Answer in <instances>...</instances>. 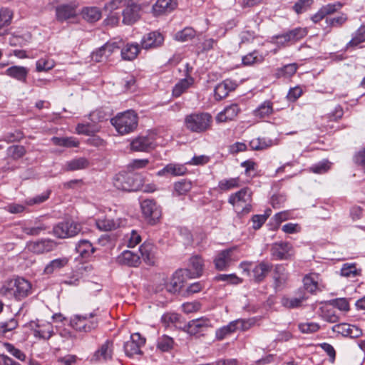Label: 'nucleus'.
<instances>
[{"label": "nucleus", "instance_id": "obj_62", "mask_svg": "<svg viewBox=\"0 0 365 365\" xmlns=\"http://www.w3.org/2000/svg\"><path fill=\"white\" fill-rule=\"evenodd\" d=\"M18 327V321L15 317L8 321L0 322V334H4L8 331L14 330Z\"/></svg>", "mask_w": 365, "mask_h": 365}, {"label": "nucleus", "instance_id": "obj_37", "mask_svg": "<svg viewBox=\"0 0 365 365\" xmlns=\"http://www.w3.org/2000/svg\"><path fill=\"white\" fill-rule=\"evenodd\" d=\"M89 165V161L87 158L81 157L76 158L69 161H67L64 165V170L76 171L78 170L85 169Z\"/></svg>", "mask_w": 365, "mask_h": 365}, {"label": "nucleus", "instance_id": "obj_5", "mask_svg": "<svg viewBox=\"0 0 365 365\" xmlns=\"http://www.w3.org/2000/svg\"><path fill=\"white\" fill-rule=\"evenodd\" d=\"M96 312L85 314H76L71 319V326L78 331L89 332L97 328L98 320Z\"/></svg>", "mask_w": 365, "mask_h": 365}, {"label": "nucleus", "instance_id": "obj_47", "mask_svg": "<svg viewBox=\"0 0 365 365\" xmlns=\"http://www.w3.org/2000/svg\"><path fill=\"white\" fill-rule=\"evenodd\" d=\"M272 145L273 140L267 138H257L250 141V146L253 150H262Z\"/></svg>", "mask_w": 365, "mask_h": 365}, {"label": "nucleus", "instance_id": "obj_32", "mask_svg": "<svg viewBox=\"0 0 365 365\" xmlns=\"http://www.w3.org/2000/svg\"><path fill=\"white\" fill-rule=\"evenodd\" d=\"M189 262L191 269H188L190 270L188 275L190 274V277L192 278L200 277L202 274L204 267L202 257L199 255L192 256L189 259Z\"/></svg>", "mask_w": 365, "mask_h": 365}, {"label": "nucleus", "instance_id": "obj_22", "mask_svg": "<svg viewBox=\"0 0 365 365\" xmlns=\"http://www.w3.org/2000/svg\"><path fill=\"white\" fill-rule=\"evenodd\" d=\"M297 295L296 297H283L281 299L282 306L289 309L299 308L308 299L305 292L302 289L297 290Z\"/></svg>", "mask_w": 365, "mask_h": 365}, {"label": "nucleus", "instance_id": "obj_51", "mask_svg": "<svg viewBox=\"0 0 365 365\" xmlns=\"http://www.w3.org/2000/svg\"><path fill=\"white\" fill-rule=\"evenodd\" d=\"M13 16L12 11L8 8H1L0 9V36L5 34V31H3L4 26L10 24Z\"/></svg>", "mask_w": 365, "mask_h": 365}, {"label": "nucleus", "instance_id": "obj_28", "mask_svg": "<svg viewBox=\"0 0 365 365\" xmlns=\"http://www.w3.org/2000/svg\"><path fill=\"white\" fill-rule=\"evenodd\" d=\"M241 111L238 104L232 103L226 106L224 110L220 112L216 116V121L217 123H224L229 120H232Z\"/></svg>", "mask_w": 365, "mask_h": 365}, {"label": "nucleus", "instance_id": "obj_34", "mask_svg": "<svg viewBox=\"0 0 365 365\" xmlns=\"http://www.w3.org/2000/svg\"><path fill=\"white\" fill-rule=\"evenodd\" d=\"M297 69V63H288L280 68H276L274 76L276 78H289L296 73Z\"/></svg>", "mask_w": 365, "mask_h": 365}, {"label": "nucleus", "instance_id": "obj_27", "mask_svg": "<svg viewBox=\"0 0 365 365\" xmlns=\"http://www.w3.org/2000/svg\"><path fill=\"white\" fill-rule=\"evenodd\" d=\"M176 6L175 0H157L152 7V13L155 16H158L171 12Z\"/></svg>", "mask_w": 365, "mask_h": 365}, {"label": "nucleus", "instance_id": "obj_63", "mask_svg": "<svg viewBox=\"0 0 365 365\" xmlns=\"http://www.w3.org/2000/svg\"><path fill=\"white\" fill-rule=\"evenodd\" d=\"M149 164L148 159H134L127 165L128 171L133 173L135 170L145 168Z\"/></svg>", "mask_w": 365, "mask_h": 365}, {"label": "nucleus", "instance_id": "obj_17", "mask_svg": "<svg viewBox=\"0 0 365 365\" xmlns=\"http://www.w3.org/2000/svg\"><path fill=\"white\" fill-rule=\"evenodd\" d=\"M163 35L158 31H153L145 35L141 40V46L144 49L156 48L163 45Z\"/></svg>", "mask_w": 365, "mask_h": 365}, {"label": "nucleus", "instance_id": "obj_45", "mask_svg": "<svg viewBox=\"0 0 365 365\" xmlns=\"http://www.w3.org/2000/svg\"><path fill=\"white\" fill-rule=\"evenodd\" d=\"M196 36V31L192 27H185L175 33L174 39L179 42H187L192 40Z\"/></svg>", "mask_w": 365, "mask_h": 365}, {"label": "nucleus", "instance_id": "obj_39", "mask_svg": "<svg viewBox=\"0 0 365 365\" xmlns=\"http://www.w3.org/2000/svg\"><path fill=\"white\" fill-rule=\"evenodd\" d=\"M82 17L88 22L94 23L101 18V11L96 6H88L82 9Z\"/></svg>", "mask_w": 365, "mask_h": 365}, {"label": "nucleus", "instance_id": "obj_36", "mask_svg": "<svg viewBox=\"0 0 365 365\" xmlns=\"http://www.w3.org/2000/svg\"><path fill=\"white\" fill-rule=\"evenodd\" d=\"M51 142L53 145L66 148H78L80 141L73 136L69 137H56L51 138Z\"/></svg>", "mask_w": 365, "mask_h": 365}, {"label": "nucleus", "instance_id": "obj_38", "mask_svg": "<svg viewBox=\"0 0 365 365\" xmlns=\"http://www.w3.org/2000/svg\"><path fill=\"white\" fill-rule=\"evenodd\" d=\"M264 58L257 50H254L242 58V65L244 66H251L255 64H259L264 61Z\"/></svg>", "mask_w": 365, "mask_h": 365}, {"label": "nucleus", "instance_id": "obj_59", "mask_svg": "<svg viewBox=\"0 0 365 365\" xmlns=\"http://www.w3.org/2000/svg\"><path fill=\"white\" fill-rule=\"evenodd\" d=\"M55 66L54 61L49 58H41L36 63V71L43 72L52 69Z\"/></svg>", "mask_w": 365, "mask_h": 365}, {"label": "nucleus", "instance_id": "obj_55", "mask_svg": "<svg viewBox=\"0 0 365 365\" xmlns=\"http://www.w3.org/2000/svg\"><path fill=\"white\" fill-rule=\"evenodd\" d=\"M347 20V15L346 14H341L337 16L327 18L326 23L327 24V27L339 28L341 27Z\"/></svg>", "mask_w": 365, "mask_h": 365}, {"label": "nucleus", "instance_id": "obj_14", "mask_svg": "<svg viewBox=\"0 0 365 365\" xmlns=\"http://www.w3.org/2000/svg\"><path fill=\"white\" fill-rule=\"evenodd\" d=\"M250 265L252 267L251 272L252 278L257 283L263 282L273 268L272 263L264 260L254 265L252 264Z\"/></svg>", "mask_w": 365, "mask_h": 365}, {"label": "nucleus", "instance_id": "obj_3", "mask_svg": "<svg viewBox=\"0 0 365 365\" xmlns=\"http://www.w3.org/2000/svg\"><path fill=\"white\" fill-rule=\"evenodd\" d=\"M114 187L120 190L135 192L142 187L140 177L136 173L122 171L117 173L113 179Z\"/></svg>", "mask_w": 365, "mask_h": 365}, {"label": "nucleus", "instance_id": "obj_11", "mask_svg": "<svg viewBox=\"0 0 365 365\" xmlns=\"http://www.w3.org/2000/svg\"><path fill=\"white\" fill-rule=\"evenodd\" d=\"M145 344V339L136 332L130 335V340L125 342L123 348L126 356L133 357L136 354H142L140 349Z\"/></svg>", "mask_w": 365, "mask_h": 365}, {"label": "nucleus", "instance_id": "obj_49", "mask_svg": "<svg viewBox=\"0 0 365 365\" xmlns=\"http://www.w3.org/2000/svg\"><path fill=\"white\" fill-rule=\"evenodd\" d=\"M174 346V340L168 335H162L157 340V349L163 352L170 351Z\"/></svg>", "mask_w": 365, "mask_h": 365}, {"label": "nucleus", "instance_id": "obj_56", "mask_svg": "<svg viewBox=\"0 0 365 365\" xmlns=\"http://www.w3.org/2000/svg\"><path fill=\"white\" fill-rule=\"evenodd\" d=\"M287 39L294 43L300 41L307 35V29L306 28L297 27L287 32Z\"/></svg>", "mask_w": 365, "mask_h": 365}, {"label": "nucleus", "instance_id": "obj_53", "mask_svg": "<svg viewBox=\"0 0 365 365\" xmlns=\"http://www.w3.org/2000/svg\"><path fill=\"white\" fill-rule=\"evenodd\" d=\"M25 154V148L20 145H14L9 146L6 150L7 157L14 160L21 158Z\"/></svg>", "mask_w": 365, "mask_h": 365}, {"label": "nucleus", "instance_id": "obj_64", "mask_svg": "<svg viewBox=\"0 0 365 365\" xmlns=\"http://www.w3.org/2000/svg\"><path fill=\"white\" fill-rule=\"evenodd\" d=\"M217 282H226L229 284H238L242 280L235 274H220L215 277Z\"/></svg>", "mask_w": 365, "mask_h": 365}, {"label": "nucleus", "instance_id": "obj_42", "mask_svg": "<svg viewBox=\"0 0 365 365\" xmlns=\"http://www.w3.org/2000/svg\"><path fill=\"white\" fill-rule=\"evenodd\" d=\"M273 278L275 289H279L286 282L287 274L285 272V269L283 266L280 264L275 266Z\"/></svg>", "mask_w": 365, "mask_h": 365}, {"label": "nucleus", "instance_id": "obj_48", "mask_svg": "<svg viewBox=\"0 0 365 365\" xmlns=\"http://www.w3.org/2000/svg\"><path fill=\"white\" fill-rule=\"evenodd\" d=\"M162 323L167 327L175 326L178 328L180 324V315L177 313H165L161 317Z\"/></svg>", "mask_w": 365, "mask_h": 365}, {"label": "nucleus", "instance_id": "obj_13", "mask_svg": "<svg viewBox=\"0 0 365 365\" xmlns=\"http://www.w3.org/2000/svg\"><path fill=\"white\" fill-rule=\"evenodd\" d=\"M77 6L75 4H62L56 6L55 15L58 22L63 23L77 16Z\"/></svg>", "mask_w": 365, "mask_h": 365}, {"label": "nucleus", "instance_id": "obj_20", "mask_svg": "<svg viewBox=\"0 0 365 365\" xmlns=\"http://www.w3.org/2000/svg\"><path fill=\"white\" fill-rule=\"evenodd\" d=\"M122 222L120 218H112L107 216L98 217L96 220V227L103 232L112 231L120 227Z\"/></svg>", "mask_w": 365, "mask_h": 365}, {"label": "nucleus", "instance_id": "obj_33", "mask_svg": "<svg viewBox=\"0 0 365 365\" xmlns=\"http://www.w3.org/2000/svg\"><path fill=\"white\" fill-rule=\"evenodd\" d=\"M195 83L194 78H184L180 79L173 88L172 94L175 98L180 97L186 92Z\"/></svg>", "mask_w": 365, "mask_h": 365}, {"label": "nucleus", "instance_id": "obj_60", "mask_svg": "<svg viewBox=\"0 0 365 365\" xmlns=\"http://www.w3.org/2000/svg\"><path fill=\"white\" fill-rule=\"evenodd\" d=\"M51 193V190H47L41 195H38L34 197L26 199L24 202L25 205L31 206L34 205L41 204L49 198Z\"/></svg>", "mask_w": 365, "mask_h": 365}, {"label": "nucleus", "instance_id": "obj_12", "mask_svg": "<svg viewBox=\"0 0 365 365\" xmlns=\"http://www.w3.org/2000/svg\"><path fill=\"white\" fill-rule=\"evenodd\" d=\"M125 8L123 11V23L125 25H132L140 18L141 6L133 0H127Z\"/></svg>", "mask_w": 365, "mask_h": 365}, {"label": "nucleus", "instance_id": "obj_50", "mask_svg": "<svg viewBox=\"0 0 365 365\" xmlns=\"http://www.w3.org/2000/svg\"><path fill=\"white\" fill-rule=\"evenodd\" d=\"M236 331V327L230 322L228 324L223 326L215 331V339L218 341L225 339L227 336Z\"/></svg>", "mask_w": 365, "mask_h": 365}, {"label": "nucleus", "instance_id": "obj_30", "mask_svg": "<svg viewBox=\"0 0 365 365\" xmlns=\"http://www.w3.org/2000/svg\"><path fill=\"white\" fill-rule=\"evenodd\" d=\"M117 261L121 265L136 267L140 264V257L136 253L125 250L118 257Z\"/></svg>", "mask_w": 365, "mask_h": 365}, {"label": "nucleus", "instance_id": "obj_57", "mask_svg": "<svg viewBox=\"0 0 365 365\" xmlns=\"http://www.w3.org/2000/svg\"><path fill=\"white\" fill-rule=\"evenodd\" d=\"M175 191L178 195H185L192 189V183L187 180H182L174 184Z\"/></svg>", "mask_w": 365, "mask_h": 365}, {"label": "nucleus", "instance_id": "obj_43", "mask_svg": "<svg viewBox=\"0 0 365 365\" xmlns=\"http://www.w3.org/2000/svg\"><path fill=\"white\" fill-rule=\"evenodd\" d=\"M320 317L326 322L336 323L339 321V316L336 310L330 304L320 308Z\"/></svg>", "mask_w": 365, "mask_h": 365}, {"label": "nucleus", "instance_id": "obj_25", "mask_svg": "<svg viewBox=\"0 0 365 365\" xmlns=\"http://www.w3.org/2000/svg\"><path fill=\"white\" fill-rule=\"evenodd\" d=\"M252 195L248 187H244L230 195L228 202L234 207H242L241 203L250 202Z\"/></svg>", "mask_w": 365, "mask_h": 365}, {"label": "nucleus", "instance_id": "obj_23", "mask_svg": "<svg viewBox=\"0 0 365 365\" xmlns=\"http://www.w3.org/2000/svg\"><path fill=\"white\" fill-rule=\"evenodd\" d=\"M156 250V247L150 242H144L139 247V251L140 252L143 260L145 264L150 266H153L155 264Z\"/></svg>", "mask_w": 365, "mask_h": 365}, {"label": "nucleus", "instance_id": "obj_6", "mask_svg": "<svg viewBox=\"0 0 365 365\" xmlns=\"http://www.w3.org/2000/svg\"><path fill=\"white\" fill-rule=\"evenodd\" d=\"M143 217L148 224L155 225L162 216L161 207L154 200L146 199L140 202Z\"/></svg>", "mask_w": 365, "mask_h": 365}, {"label": "nucleus", "instance_id": "obj_31", "mask_svg": "<svg viewBox=\"0 0 365 365\" xmlns=\"http://www.w3.org/2000/svg\"><path fill=\"white\" fill-rule=\"evenodd\" d=\"M140 51L137 43H128L120 48V56L123 61H131L136 58Z\"/></svg>", "mask_w": 365, "mask_h": 365}, {"label": "nucleus", "instance_id": "obj_40", "mask_svg": "<svg viewBox=\"0 0 365 365\" xmlns=\"http://www.w3.org/2000/svg\"><path fill=\"white\" fill-rule=\"evenodd\" d=\"M100 130L99 126L93 123H78L76 127V132L79 135H92Z\"/></svg>", "mask_w": 365, "mask_h": 365}, {"label": "nucleus", "instance_id": "obj_2", "mask_svg": "<svg viewBox=\"0 0 365 365\" xmlns=\"http://www.w3.org/2000/svg\"><path fill=\"white\" fill-rule=\"evenodd\" d=\"M212 116L207 112H195L187 115L184 125L191 133H203L209 130L212 125Z\"/></svg>", "mask_w": 365, "mask_h": 365}, {"label": "nucleus", "instance_id": "obj_21", "mask_svg": "<svg viewBox=\"0 0 365 365\" xmlns=\"http://www.w3.org/2000/svg\"><path fill=\"white\" fill-rule=\"evenodd\" d=\"M332 330L334 332L350 338H357L362 334L361 330L356 326L346 323L336 324L333 327Z\"/></svg>", "mask_w": 365, "mask_h": 365}, {"label": "nucleus", "instance_id": "obj_61", "mask_svg": "<svg viewBox=\"0 0 365 365\" xmlns=\"http://www.w3.org/2000/svg\"><path fill=\"white\" fill-rule=\"evenodd\" d=\"M298 328L303 334H313L320 329V326L316 322H302L298 324Z\"/></svg>", "mask_w": 365, "mask_h": 365}, {"label": "nucleus", "instance_id": "obj_52", "mask_svg": "<svg viewBox=\"0 0 365 365\" xmlns=\"http://www.w3.org/2000/svg\"><path fill=\"white\" fill-rule=\"evenodd\" d=\"M340 272L341 275L346 277H356L361 274V269L356 268V263H344Z\"/></svg>", "mask_w": 365, "mask_h": 365}, {"label": "nucleus", "instance_id": "obj_29", "mask_svg": "<svg viewBox=\"0 0 365 365\" xmlns=\"http://www.w3.org/2000/svg\"><path fill=\"white\" fill-rule=\"evenodd\" d=\"M69 258L62 257L50 261L44 267L43 273L46 275H51L60 272L62 269L68 266Z\"/></svg>", "mask_w": 365, "mask_h": 365}, {"label": "nucleus", "instance_id": "obj_9", "mask_svg": "<svg viewBox=\"0 0 365 365\" xmlns=\"http://www.w3.org/2000/svg\"><path fill=\"white\" fill-rule=\"evenodd\" d=\"M270 253L274 260H287L294 255L293 247L288 242H274L272 245Z\"/></svg>", "mask_w": 365, "mask_h": 365}, {"label": "nucleus", "instance_id": "obj_15", "mask_svg": "<svg viewBox=\"0 0 365 365\" xmlns=\"http://www.w3.org/2000/svg\"><path fill=\"white\" fill-rule=\"evenodd\" d=\"M113 354V341L110 339H107L101 346L99 347L98 350H96L92 358L91 361L93 362H98L103 361L106 362L108 360H111Z\"/></svg>", "mask_w": 365, "mask_h": 365}, {"label": "nucleus", "instance_id": "obj_41", "mask_svg": "<svg viewBox=\"0 0 365 365\" xmlns=\"http://www.w3.org/2000/svg\"><path fill=\"white\" fill-rule=\"evenodd\" d=\"M76 250L82 257L87 258L95 252V248L88 240H82L76 245Z\"/></svg>", "mask_w": 365, "mask_h": 365}, {"label": "nucleus", "instance_id": "obj_54", "mask_svg": "<svg viewBox=\"0 0 365 365\" xmlns=\"http://www.w3.org/2000/svg\"><path fill=\"white\" fill-rule=\"evenodd\" d=\"M240 185V178H232L220 180L217 187L221 191H227L238 187Z\"/></svg>", "mask_w": 365, "mask_h": 365}, {"label": "nucleus", "instance_id": "obj_24", "mask_svg": "<svg viewBox=\"0 0 365 365\" xmlns=\"http://www.w3.org/2000/svg\"><path fill=\"white\" fill-rule=\"evenodd\" d=\"M187 169L183 164L168 163L163 168L158 170L157 175L158 176H182L187 173Z\"/></svg>", "mask_w": 365, "mask_h": 365}, {"label": "nucleus", "instance_id": "obj_10", "mask_svg": "<svg viewBox=\"0 0 365 365\" xmlns=\"http://www.w3.org/2000/svg\"><path fill=\"white\" fill-rule=\"evenodd\" d=\"M155 147V138L153 135H139L133 138L130 143V150L135 152H150Z\"/></svg>", "mask_w": 365, "mask_h": 365}, {"label": "nucleus", "instance_id": "obj_1", "mask_svg": "<svg viewBox=\"0 0 365 365\" xmlns=\"http://www.w3.org/2000/svg\"><path fill=\"white\" fill-rule=\"evenodd\" d=\"M111 125L121 135L130 134L135 131L138 125V114L133 110H127L118 113L110 119Z\"/></svg>", "mask_w": 365, "mask_h": 365}, {"label": "nucleus", "instance_id": "obj_26", "mask_svg": "<svg viewBox=\"0 0 365 365\" xmlns=\"http://www.w3.org/2000/svg\"><path fill=\"white\" fill-rule=\"evenodd\" d=\"M29 73V69L27 67L22 66H12L5 71L4 74L21 83H26L27 82Z\"/></svg>", "mask_w": 365, "mask_h": 365}, {"label": "nucleus", "instance_id": "obj_18", "mask_svg": "<svg viewBox=\"0 0 365 365\" xmlns=\"http://www.w3.org/2000/svg\"><path fill=\"white\" fill-rule=\"evenodd\" d=\"M190 270L187 269H178L173 274L170 281L166 284V289L170 293L179 292L182 287L184 275H188Z\"/></svg>", "mask_w": 365, "mask_h": 365}, {"label": "nucleus", "instance_id": "obj_46", "mask_svg": "<svg viewBox=\"0 0 365 365\" xmlns=\"http://www.w3.org/2000/svg\"><path fill=\"white\" fill-rule=\"evenodd\" d=\"M272 113L273 103L270 101H264L254 110L255 116L260 118L267 117Z\"/></svg>", "mask_w": 365, "mask_h": 365}, {"label": "nucleus", "instance_id": "obj_16", "mask_svg": "<svg viewBox=\"0 0 365 365\" xmlns=\"http://www.w3.org/2000/svg\"><path fill=\"white\" fill-rule=\"evenodd\" d=\"M236 250V247H232L220 252L214 259L215 268L221 271L229 267L232 260L234 259L232 254Z\"/></svg>", "mask_w": 365, "mask_h": 365}, {"label": "nucleus", "instance_id": "obj_44", "mask_svg": "<svg viewBox=\"0 0 365 365\" xmlns=\"http://www.w3.org/2000/svg\"><path fill=\"white\" fill-rule=\"evenodd\" d=\"M365 42V25L361 26L352 34L351 39L347 43L346 48L356 47L360 43Z\"/></svg>", "mask_w": 365, "mask_h": 365}, {"label": "nucleus", "instance_id": "obj_4", "mask_svg": "<svg viewBox=\"0 0 365 365\" xmlns=\"http://www.w3.org/2000/svg\"><path fill=\"white\" fill-rule=\"evenodd\" d=\"M31 284L29 281L22 277H18L4 284L1 292L4 294H13L16 299L21 300L31 293Z\"/></svg>", "mask_w": 365, "mask_h": 365}, {"label": "nucleus", "instance_id": "obj_8", "mask_svg": "<svg viewBox=\"0 0 365 365\" xmlns=\"http://www.w3.org/2000/svg\"><path fill=\"white\" fill-rule=\"evenodd\" d=\"M81 230L80 224L73 221H64L54 226L53 232L58 238H68L76 236Z\"/></svg>", "mask_w": 365, "mask_h": 365}, {"label": "nucleus", "instance_id": "obj_7", "mask_svg": "<svg viewBox=\"0 0 365 365\" xmlns=\"http://www.w3.org/2000/svg\"><path fill=\"white\" fill-rule=\"evenodd\" d=\"M210 326V320L207 317H200L190 320L183 327L179 329L188 334L190 336L199 337L202 335L207 329Z\"/></svg>", "mask_w": 365, "mask_h": 365}, {"label": "nucleus", "instance_id": "obj_19", "mask_svg": "<svg viewBox=\"0 0 365 365\" xmlns=\"http://www.w3.org/2000/svg\"><path fill=\"white\" fill-rule=\"evenodd\" d=\"M57 243L50 239H41L40 240L31 243L29 246V250L36 254H43L49 252L56 249Z\"/></svg>", "mask_w": 365, "mask_h": 365}, {"label": "nucleus", "instance_id": "obj_58", "mask_svg": "<svg viewBox=\"0 0 365 365\" xmlns=\"http://www.w3.org/2000/svg\"><path fill=\"white\" fill-rule=\"evenodd\" d=\"M4 347L10 354H11L18 360L21 361H24L26 360V356L25 353L19 349L15 347L14 344L6 342L4 344Z\"/></svg>", "mask_w": 365, "mask_h": 365}, {"label": "nucleus", "instance_id": "obj_35", "mask_svg": "<svg viewBox=\"0 0 365 365\" xmlns=\"http://www.w3.org/2000/svg\"><path fill=\"white\" fill-rule=\"evenodd\" d=\"M318 278L319 275L315 273L306 274L303 278L304 289H302L312 294H316L319 290Z\"/></svg>", "mask_w": 365, "mask_h": 365}]
</instances>
